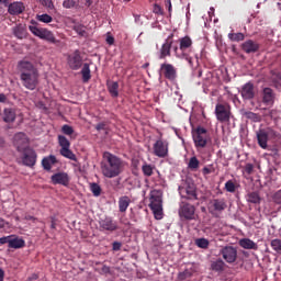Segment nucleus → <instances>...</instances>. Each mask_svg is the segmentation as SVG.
<instances>
[{"instance_id": "nucleus-1", "label": "nucleus", "mask_w": 281, "mask_h": 281, "mask_svg": "<svg viewBox=\"0 0 281 281\" xmlns=\"http://www.w3.org/2000/svg\"><path fill=\"white\" fill-rule=\"evenodd\" d=\"M18 70L22 87L29 91H34L38 87V68L32 61L23 59L18 63Z\"/></svg>"}, {"instance_id": "nucleus-2", "label": "nucleus", "mask_w": 281, "mask_h": 281, "mask_svg": "<svg viewBox=\"0 0 281 281\" xmlns=\"http://www.w3.org/2000/svg\"><path fill=\"white\" fill-rule=\"evenodd\" d=\"M101 172L106 179L120 177V175L124 172V160L110 151H104L101 162Z\"/></svg>"}, {"instance_id": "nucleus-3", "label": "nucleus", "mask_w": 281, "mask_h": 281, "mask_svg": "<svg viewBox=\"0 0 281 281\" xmlns=\"http://www.w3.org/2000/svg\"><path fill=\"white\" fill-rule=\"evenodd\" d=\"M149 207L157 221L164 218V192L161 190L150 191Z\"/></svg>"}, {"instance_id": "nucleus-4", "label": "nucleus", "mask_w": 281, "mask_h": 281, "mask_svg": "<svg viewBox=\"0 0 281 281\" xmlns=\"http://www.w3.org/2000/svg\"><path fill=\"white\" fill-rule=\"evenodd\" d=\"M192 137L194 142L195 148L199 150L201 148H205L210 142H212V137H210V133L207 130L202 126H198L192 130Z\"/></svg>"}, {"instance_id": "nucleus-5", "label": "nucleus", "mask_w": 281, "mask_h": 281, "mask_svg": "<svg viewBox=\"0 0 281 281\" xmlns=\"http://www.w3.org/2000/svg\"><path fill=\"white\" fill-rule=\"evenodd\" d=\"M277 94L276 90L270 87H262L259 92V104H262L263 106L271 109L276 104Z\"/></svg>"}, {"instance_id": "nucleus-6", "label": "nucleus", "mask_w": 281, "mask_h": 281, "mask_svg": "<svg viewBox=\"0 0 281 281\" xmlns=\"http://www.w3.org/2000/svg\"><path fill=\"white\" fill-rule=\"evenodd\" d=\"M29 30L34 36H37V38H41L42 41H47L48 43H53V45L59 43V41L56 40V36H54V33L47 29L30 25Z\"/></svg>"}, {"instance_id": "nucleus-7", "label": "nucleus", "mask_w": 281, "mask_h": 281, "mask_svg": "<svg viewBox=\"0 0 281 281\" xmlns=\"http://www.w3.org/2000/svg\"><path fill=\"white\" fill-rule=\"evenodd\" d=\"M227 207V201L225 199H213L207 204L209 213L213 215L214 218H221V214L225 212Z\"/></svg>"}, {"instance_id": "nucleus-8", "label": "nucleus", "mask_w": 281, "mask_h": 281, "mask_svg": "<svg viewBox=\"0 0 281 281\" xmlns=\"http://www.w3.org/2000/svg\"><path fill=\"white\" fill-rule=\"evenodd\" d=\"M215 115L218 122H229L232 106L228 103H217L215 106Z\"/></svg>"}, {"instance_id": "nucleus-9", "label": "nucleus", "mask_w": 281, "mask_h": 281, "mask_svg": "<svg viewBox=\"0 0 281 281\" xmlns=\"http://www.w3.org/2000/svg\"><path fill=\"white\" fill-rule=\"evenodd\" d=\"M99 229L100 232H109L110 234H113V232H117L119 226L113 217L103 216L99 218Z\"/></svg>"}, {"instance_id": "nucleus-10", "label": "nucleus", "mask_w": 281, "mask_h": 281, "mask_svg": "<svg viewBox=\"0 0 281 281\" xmlns=\"http://www.w3.org/2000/svg\"><path fill=\"white\" fill-rule=\"evenodd\" d=\"M13 146H15L18 153H23L24 150L30 149V140L27 135L23 132H19L13 137Z\"/></svg>"}, {"instance_id": "nucleus-11", "label": "nucleus", "mask_w": 281, "mask_h": 281, "mask_svg": "<svg viewBox=\"0 0 281 281\" xmlns=\"http://www.w3.org/2000/svg\"><path fill=\"white\" fill-rule=\"evenodd\" d=\"M168 148H169L168 140L162 138L157 139L153 146L155 157L165 159V157L168 156Z\"/></svg>"}, {"instance_id": "nucleus-12", "label": "nucleus", "mask_w": 281, "mask_h": 281, "mask_svg": "<svg viewBox=\"0 0 281 281\" xmlns=\"http://www.w3.org/2000/svg\"><path fill=\"white\" fill-rule=\"evenodd\" d=\"M82 55L78 49L67 56V65L72 71H78L82 67Z\"/></svg>"}, {"instance_id": "nucleus-13", "label": "nucleus", "mask_w": 281, "mask_h": 281, "mask_svg": "<svg viewBox=\"0 0 281 281\" xmlns=\"http://www.w3.org/2000/svg\"><path fill=\"white\" fill-rule=\"evenodd\" d=\"M160 76H164L166 80L175 82L177 80V67L172 64L164 63L160 65Z\"/></svg>"}, {"instance_id": "nucleus-14", "label": "nucleus", "mask_w": 281, "mask_h": 281, "mask_svg": "<svg viewBox=\"0 0 281 281\" xmlns=\"http://www.w3.org/2000/svg\"><path fill=\"white\" fill-rule=\"evenodd\" d=\"M269 135H276V131H273L271 127L268 128H262L257 132V140L263 150H267L269 147L268 142H269Z\"/></svg>"}, {"instance_id": "nucleus-15", "label": "nucleus", "mask_w": 281, "mask_h": 281, "mask_svg": "<svg viewBox=\"0 0 281 281\" xmlns=\"http://www.w3.org/2000/svg\"><path fill=\"white\" fill-rule=\"evenodd\" d=\"M175 38V34H170L165 43L161 45L160 50H159V59L160 60H166V58L172 56V43Z\"/></svg>"}, {"instance_id": "nucleus-16", "label": "nucleus", "mask_w": 281, "mask_h": 281, "mask_svg": "<svg viewBox=\"0 0 281 281\" xmlns=\"http://www.w3.org/2000/svg\"><path fill=\"white\" fill-rule=\"evenodd\" d=\"M179 193L182 199H187V201H198L199 196L196 195V187L194 184H188L186 188L180 187Z\"/></svg>"}, {"instance_id": "nucleus-17", "label": "nucleus", "mask_w": 281, "mask_h": 281, "mask_svg": "<svg viewBox=\"0 0 281 281\" xmlns=\"http://www.w3.org/2000/svg\"><path fill=\"white\" fill-rule=\"evenodd\" d=\"M22 156L23 166H27L29 168H34L36 166V151L32 148L25 149Z\"/></svg>"}, {"instance_id": "nucleus-18", "label": "nucleus", "mask_w": 281, "mask_h": 281, "mask_svg": "<svg viewBox=\"0 0 281 281\" xmlns=\"http://www.w3.org/2000/svg\"><path fill=\"white\" fill-rule=\"evenodd\" d=\"M221 255L226 262L232 265L233 262H236V258H238V250L233 246H226L221 250Z\"/></svg>"}, {"instance_id": "nucleus-19", "label": "nucleus", "mask_w": 281, "mask_h": 281, "mask_svg": "<svg viewBox=\"0 0 281 281\" xmlns=\"http://www.w3.org/2000/svg\"><path fill=\"white\" fill-rule=\"evenodd\" d=\"M196 212V209L194 205L190 203H184L179 211L180 217L186 218V221H194V213Z\"/></svg>"}, {"instance_id": "nucleus-20", "label": "nucleus", "mask_w": 281, "mask_h": 281, "mask_svg": "<svg viewBox=\"0 0 281 281\" xmlns=\"http://www.w3.org/2000/svg\"><path fill=\"white\" fill-rule=\"evenodd\" d=\"M240 95L243 100H254L256 98V90L254 87V82L248 81L241 87Z\"/></svg>"}, {"instance_id": "nucleus-21", "label": "nucleus", "mask_w": 281, "mask_h": 281, "mask_svg": "<svg viewBox=\"0 0 281 281\" xmlns=\"http://www.w3.org/2000/svg\"><path fill=\"white\" fill-rule=\"evenodd\" d=\"M50 179L54 186H69V175L65 172H57Z\"/></svg>"}, {"instance_id": "nucleus-22", "label": "nucleus", "mask_w": 281, "mask_h": 281, "mask_svg": "<svg viewBox=\"0 0 281 281\" xmlns=\"http://www.w3.org/2000/svg\"><path fill=\"white\" fill-rule=\"evenodd\" d=\"M241 49L245 54H256L260 49V44L254 42L252 40H247L241 44Z\"/></svg>"}, {"instance_id": "nucleus-23", "label": "nucleus", "mask_w": 281, "mask_h": 281, "mask_svg": "<svg viewBox=\"0 0 281 281\" xmlns=\"http://www.w3.org/2000/svg\"><path fill=\"white\" fill-rule=\"evenodd\" d=\"M13 35L19 41H23V38H27V29L23 24H19L12 29Z\"/></svg>"}, {"instance_id": "nucleus-24", "label": "nucleus", "mask_w": 281, "mask_h": 281, "mask_svg": "<svg viewBox=\"0 0 281 281\" xmlns=\"http://www.w3.org/2000/svg\"><path fill=\"white\" fill-rule=\"evenodd\" d=\"M238 245L243 249H254L255 251H257V249H258V244H256V241L251 240L250 238L239 239Z\"/></svg>"}, {"instance_id": "nucleus-25", "label": "nucleus", "mask_w": 281, "mask_h": 281, "mask_svg": "<svg viewBox=\"0 0 281 281\" xmlns=\"http://www.w3.org/2000/svg\"><path fill=\"white\" fill-rule=\"evenodd\" d=\"M16 120V112L12 108H7L3 111V122L12 124Z\"/></svg>"}, {"instance_id": "nucleus-26", "label": "nucleus", "mask_w": 281, "mask_h": 281, "mask_svg": "<svg viewBox=\"0 0 281 281\" xmlns=\"http://www.w3.org/2000/svg\"><path fill=\"white\" fill-rule=\"evenodd\" d=\"M25 12V5L22 2H13L9 5L10 14H23Z\"/></svg>"}, {"instance_id": "nucleus-27", "label": "nucleus", "mask_w": 281, "mask_h": 281, "mask_svg": "<svg viewBox=\"0 0 281 281\" xmlns=\"http://www.w3.org/2000/svg\"><path fill=\"white\" fill-rule=\"evenodd\" d=\"M58 164V160L56 159V156L49 155L42 160V166L44 170H52V166Z\"/></svg>"}, {"instance_id": "nucleus-28", "label": "nucleus", "mask_w": 281, "mask_h": 281, "mask_svg": "<svg viewBox=\"0 0 281 281\" xmlns=\"http://www.w3.org/2000/svg\"><path fill=\"white\" fill-rule=\"evenodd\" d=\"M106 87L112 98H117V95H120V83L117 81H108Z\"/></svg>"}, {"instance_id": "nucleus-29", "label": "nucleus", "mask_w": 281, "mask_h": 281, "mask_svg": "<svg viewBox=\"0 0 281 281\" xmlns=\"http://www.w3.org/2000/svg\"><path fill=\"white\" fill-rule=\"evenodd\" d=\"M128 205H131V198L124 195L119 199V212H126L128 210Z\"/></svg>"}, {"instance_id": "nucleus-30", "label": "nucleus", "mask_w": 281, "mask_h": 281, "mask_svg": "<svg viewBox=\"0 0 281 281\" xmlns=\"http://www.w3.org/2000/svg\"><path fill=\"white\" fill-rule=\"evenodd\" d=\"M23 247H25V240L19 237H15V238L11 237V240L9 241L10 249H23Z\"/></svg>"}, {"instance_id": "nucleus-31", "label": "nucleus", "mask_w": 281, "mask_h": 281, "mask_svg": "<svg viewBox=\"0 0 281 281\" xmlns=\"http://www.w3.org/2000/svg\"><path fill=\"white\" fill-rule=\"evenodd\" d=\"M179 43L180 50L182 52V54H184L183 52H186V49H190V47H192V38H190V36L181 37L179 40Z\"/></svg>"}, {"instance_id": "nucleus-32", "label": "nucleus", "mask_w": 281, "mask_h": 281, "mask_svg": "<svg viewBox=\"0 0 281 281\" xmlns=\"http://www.w3.org/2000/svg\"><path fill=\"white\" fill-rule=\"evenodd\" d=\"M246 201L248 203L256 204V203H260L262 199L260 198V193H258L257 191H251L246 194Z\"/></svg>"}, {"instance_id": "nucleus-33", "label": "nucleus", "mask_w": 281, "mask_h": 281, "mask_svg": "<svg viewBox=\"0 0 281 281\" xmlns=\"http://www.w3.org/2000/svg\"><path fill=\"white\" fill-rule=\"evenodd\" d=\"M211 269L212 271H216L218 273H221V271H225V261H223V259H217L215 261H212Z\"/></svg>"}, {"instance_id": "nucleus-34", "label": "nucleus", "mask_w": 281, "mask_h": 281, "mask_svg": "<svg viewBox=\"0 0 281 281\" xmlns=\"http://www.w3.org/2000/svg\"><path fill=\"white\" fill-rule=\"evenodd\" d=\"M81 76L83 82H89L91 80V68H89V64H83Z\"/></svg>"}, {"instance_id": "nucleus-35", "label": "nucleus", "mask_w": 281, "mask_h": 281, "mask_svg": "<svg viewBox=\"0 0 281 281\" xmlns=\"http://www.w3.org/2000/svg\"><path fill=\"white\" fill-rule=\"evenodd\" d=\"M224 190H226V192H231V194H234V192L238 190V184L236 183V180L226 181Z\"/></svg>"}, {"instance_id": "nucleus-36", "label": "nucleus", "mask_w": 281, "mask_h": 281, "mask_svg": "<svg viewBox=\"0 0 281 281\" xmlns=\"http://www.w3.org/2000/svg\"><path fill=\"white\" fill-rule=\"evenodd\" d=\"M60 156L66 157V159H70L71 161H76V154L69 149V147L60 149Z\"/></svg>"}, {"instance_id": "nucleus-37", "label": "nucleus", "mask_w": 281, "mask_h": 281, "mask_svg": "<svg viewBox=\"0 0 281 281\" xmlns=\"http://www.w3.org/2000/svg\"><path fill=\"white\" fill-rule=\"evenodd\" d=\"M244 117L246 120H250V122H260V116L259 114L251 112V111H245L243 112Z\"/></svg>"}, {"instance_id": "nucleus-38", "label": "nucleus", "mask_w": 281, "mask_h": 281, "mask_svg": "<svg viewBox=\"0 0 281 281\" xmlns=\"http://www.w3.org/2000/svg\"><path fill=\"white\" fill-rule=\"evenodd\" d=\"M228 38L233 43H240V41H245V34H243V33H229Z\"/></svg>"}, {"instance_id": "nucleus-39", "label": "nucleus", "mask_w": 281, "mask_h": 281, "mask_svg": "<svg viewBox=\"0 0 281 281\" xmlns=\"http://www.w3.org/2000/svg\"><path fill=\"white\" fill-rule=\"evenodd\" d=\"M199 166H201L199 158H196V156L191 157L188 164V168H190V170H199Z\"/></svg>"}, {"instance_id": "nucleus-40", "label": "nucleus", "mask_w": 281, "mask_h": 281, "mask_svg": "<svg viewBox=\"0 0 281 281\" xmlns=\"http://www.w3.org/2000/svg\"><path fill=\"white\" fill-rule=\"evenodd\" d=\"M90 191L92 192L93 196H100V194H102V187L95 182H92L90 183Z\"/></svg>"}, {"instance_id": "nucleus-41", "label": "nucleus", "mask_w": 281, "mask_h": 281, "mask_svg": "<svg viewBox=\"0 0 281 281\" xmlns=\"http://www.w3.org/2000/svg\"><path fill=\"white\" fill-rule=\"evenodd\" d=\"M270 247L281 256V239H272L270 243Z\"/></svg>"}, {"instance_id": "nucleus-42", "label": "nucleus", "mask_w": 281, "mask_h": 281, "mask_svg": "<svg viewBox=\"0 0 281 281\" xmlns=\"http://www.w3.org/2000/svg\"><path fill=\"white\" fill-rule=\"evenodd\" d=\"M79 36H87V27L82 24H75L74 29Z\"/></svg>"}, {"instance_id": "nucleus-43", "label": "nucleus", "mask_w": 281, "mask_h": 281, "mask_svg": "<svg viewBox=\"0 0 281 281\" xmlns=\"http://www.w3.org/2000/svg\"><path fill=\"white\" fill-rule=\"evenodd\" d=\"M195 245L200 249H207V247H210V240H207L206 238H198L195 240Z\"/></svg>"}, {"instance_id": "nucleus-44", "label": "nucleus", "mask_w": 281, "mask_h": 281, "mask_svg": "<svg viewBox=\"0 0 281 281\" xmlns=\"http://www.w3.org/2000/svg\"><path fill=\"white\" fill-rule=\"evenodd\" d=\"M58 144L61 148H70L71 147V143L69 142V139H67L65 136L59 135L58 136Z\"/></svg>"}, {"instance_id": "nucleus-45", "label": "nucleus", "mask_w": 281, "mask_h": 281, "mask_svg": "<svg viewBox=\"0 0 281 281\" xmlns=\"http://www.w3.org/2000/svg\"><path fill=\"white\" fill-rule=\"evenodd\" d=\"M37 21H41V23H52L54 21V18L52 15L44 13L41 15H37Z\"/></svg>"}, {"instance_id": "nucleus-46", "label": "nucleus", "mask_w": 281, "mask_h": 281, "mask_svg": "<svg viewBox=\"0 0 281 281\" xmlns=\"http://www.w3.org/2000/svg\"><path fill=\"white\" fill-rule=\"evenodd\" d=\"M142 171L145 175V177H153V166L145 164L142 167Z\"/></svg>"}, {"instance_id": "nucleus-47", "label": "nucleus", "mask_w": 281, "mask_h": 281, "mask_svg": "<svg viewBox=\"0 0 281 281\" xmlns=\"http://www.w3.org/2000/svg\"><path fill=\"white\" fill-rule=\"evenodd\" d=\"M188 278H192V272H190L189 270H184L182 272H179L178 274V279L181 281L188 280Z\"/></svg>"}, {"instance_id": "nucleus-48", "label": "nucleus", "mask_w": 281, "mask_h": 281, "mask_svg": "<svg viewBox=\"0 0 281 281\" xmlns=\"http://www.w3.org/2000/svg\"><path fill=\"white\" fill-rule=\"evenodd\" d=\"M63 8H66V10H71V8H76V0H64Z\"/></svg>"}, {"instance_id": "nucleus-49", "label": "nucleus", "mask_w": 281, "mask_h": 281, "mask_svg": "<svg viewBox=\"0 0 281 281\" xmlns=\"http://www.w3.org/2000/svg\"><path fill=\"white\" fill-rule=\"evenodd\" d=\"M272 201L273 203L281 205V189L273 193Z\"/></svg>"}, {"instance_id": "nucleus-50", "label": "nucleus", "mask_w": 281, "mask_h": 281, "mask_svg": "<svg viewBox=\"0 0 281 281\" xmlns=\"http://www.w3.org/2000/svg\"><path fill=\"white\" fill-rule=\"evenodd\" d=\"M61 132L64 133V135H74V127L67 124L63 125Z\"/></svg>"}, {"instance_id": "nucleus-51", "label": "nucleus", "mask_w": 281, "mask_h": 281, "mask_svg": "<svg viewBox=\"0 0 281 281\" xmlns=\"http://www.w3.org/2000/svg\"><path fill=\"white\" fill-rule=\"evenodd\" d=\"M244 170L246 173L252 175L254 173V164H246Z\"/></svg>"}, {"instance_id": "nucleus-52", "label": "nucleus", "mask_w": 281, "mask_h": 281, "mask_svg": "<svg viewBox=\"0 0 281 281\" xmlns=\"http://www.w3.org/2000/svg\"><path fill=\"white\" fill-rule=\"evenodd\" d=\"M154 14H160L162 16L164 9L159 4H154Z\"/></svg>"}, {"instance_id": "nucleus-53", "label": "nucleus", "mask_w": 281, "mask_h": 281, "mask_svg": "<svg viewBox=\"0 0 281 281\" xmlns=\"http://www.w3.org/2000/svg\"><path fill=\"white\" fill-rule=\"evenodd\" d=\"M165 5L169 12V16H172V1L171 0H166Z\"/></svg>"}, {"instance_id": "nucleus-54", "label": "nucleus", "mask_w": 281, "mask_h": 281, "mask_svg": "<svg viewBox=\"0 0 281 281\" xmlns=\"http://www.w3.org/2000/svg\"><path fill=\"white\" fill-rule=\"evenodd\" d=\"M42 5H44L45 8H54V2H52V0H40Z\"/></svg>"}, {"instance_id": "nucleus-55", "label": "nucleus", "mask_w": 281, "mask_h": 281, "mask_svg": "<svg viewBox=\"0 0 281 281\" xmlns=\"http://www.w3.org/2000/svg\"><path fill=\"white\" fill-rule=\"evenodd\" d=\"M10 240H12V236H5L0 238V245H5L8 244L10 247Z\"/></svg>"}, {"instance_id": "nucleus-56", "label": "nucleus", "mask_w": 281, "mask_h": 281, "mask_svg": "<svg viewBox=\"0 0 281 281\" xmlns=\"http://www.w3.org/2000/svg\"><path fill=\"white\" fill-rule=\"evenodd\" d=\"M212 172H214V168H212V167H204L202 169V173L204 175V177L207 175H212Z\"/></svg>"}, {"instance_id": "nucleus-57", "label": "nucleus", "mask_w": 281, "mask_h": 281, "mask_svg": "<svg viewBox=\"0 0 281 281\" xmlns=\"http://www.w3.org/2000/svg\"><path fill=\"white\" fill-rule=\"evenodd\" d=\"M112 249H113V251H120V249H122V243H120V241H114V243L112 244Z\"/></svg>"}, {"instance_id": "nucleus-58", "label": "nucleus", "mask_w": 281, "mask_h": 281, "mask_svg": "<svg viewBox=\"0 0 281 281\" xmlns=\"http://www.w3.org/2000/svg\"><path fill=\"white\" fill-rule=\"evenodd\" d=\"M182 58H186V60L189 63L190 67H194V64L192 61V57H190L188 54L182 53Z\"/></svg>"}, {"instance_id": "nucleus-59", "label": "nucleus", "mask_w": 281, "mask_h": 281, "mask_svg": "<svg viewBox=\"0 0 281 281\" xmlns=\"http://www.w3.org/2000/svg\"><path fill=\"white\" fill-rule=\"evenodd\" d=\"M95 130L97 131H106V123L102 122V123L97 124Z\"/></svg>"}, {"instance_id": "nucleus-60", "label": "nucleus", "mask_w": 281, "mask_h": 281, "mask_svg": "<svg viewBox=\"0 0 281 281\" xmlns=\"http://www.w3.org/2000/svg\"><path fill=\"white\" fill-rule=\"evenodd\" d=\"M105 41L108 45H113L115 43V37H113L112 35H108Z\"/></svg>"}, {"instance_id": "nucleus-61", "label": "nucleus", "mask_w": 281, "mask_h": 281, "mask_svg": "<svg viewBox=\"0 0 281 281\" xmlns=\"http://www.w3.org/2000/svg\"><path fill=\"white\" fill-rule=\"evenodd\" d=\"M5 278V271H3V269L0 268V281H3Z\"/></svg>"}, {"instance_id": "nucleus-62", "label": "nucleus", "mask_w": 281, "mask_h": 281, "mask_svg": "<svg viewBox=\"0 0 281 281\" xmlns=\"http://www.w3.org/2000/svg\"><path fill=\"white\" fill-rule=\"evenodd\" d=\"M50 220H52L50 228L52 229H56V221H55V218L50 217Z\"/></svg>"}, {"instance_id": "nucleus-63", "label": "nucleus", "mask_w": 281, "mask_h": 281, "mask_svg": "<svg viewBox=\"0 0 281 281\" xmlns=\"http://www.w3.org/2000/svg\"><path fill=\"white\" fill-rule=\"evenodd\" d=\"M8 100V98L5 97V94L0 93V102H5Z\"/></svg>"}, {"instance_id": "nucleus-64", "label": "nucleus", "mask_w": 281, "mask_h": 281, "mask_svg": "<svg viewBox=\"0 0 281 281\" xmlns=\"http://www.w3.org/2000/svg\"><path fill=\"white\" fill-rule=\"evenodd\" d=\"M5 227V221L0 217V229H3Z\"/></svg>"}]
</instances>
